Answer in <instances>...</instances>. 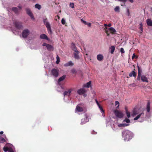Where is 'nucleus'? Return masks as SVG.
Here are the masks:
<instances>
[{"label": "nucleus", "instance_id": "obj_1", "mask_svg": "<svg viewBox=\"0 0 152 152\" xmlns=\"http://www.w3.org/2000/svg\"><path fill=\"white\" fill-rule=\"evenodd\" d=\"M122 137L126 141H129L132 137V133L130 131L127 130L124 131L122 134Z\"/></svg>", "mask_w": 152, "mask_h": 152}, {"label": "nucleus", "instance_id": "obj_2", "mask_svg": "<svg viewBox=\"0 0 152 152\" xmlns=\"http://www.w3.org/2000/svg\"><path fill=\"white\" fill-rule=\"evenodd\" d=\"M43 22L44 24L47 27L48 32L50 34H52V32L50 25L49 22L48 21L47 19L46 18L44 19Z\"/></svg>", "mask_w": 152, "mask_h": 152}, {"label": "nucleus", "instance_id": "obj_3", "mask_svg": "<svg viewBox=\"0 0 152 152\" xmlns=\"http://www.w3.org/2000/svg\"><path fill=\"white\" fill-rule=\"evenodd\" d=\"M29 30L27 29H25L22 32V36L23 38H27L29 35Z\"/></svg>", "mask_w": 152, "mask_h": 152}, {"label": "nucleus", "instance_id": "obj_4", "mask_svg": "<svg viewBox=\"0 0 152 152\" xmlns=\"http://www.w3.org/2000/svg\"><path fill=\"white\" fill-rule=\"evenodd\" d=\"M88 121L89 119L88 118V116L86 114H85L84 115V118L81 119V122L80 123V124L82 125Z\"/></svg>", "mask_w": 152, "mask_h": 152}, {"label": "nucleus", "instance_id": "obj_5", "mask_svg": "<svg viewBox=\"0 0 152 152\" xmlns=\"http://www.w3.org/2000/svg\"><path fill=\"white\" fill-rule=\"evenodd\" d=\"M13 24L16 28L18 30L21 29L23 27L21 23L20 22L15 21L13 23Z\"/></svg>", "mask_w": 152, "mask_h": 152}, {"label": "nucleus", "instance_id": "obj_6", "mask_svg": "<svg viewBox=\"0 0 152 152\" xmlns=\"http://www.w3.org/2000/svg\"><path fill=\"white\" fill-rule=\"evenodd\" d=\"M115 113L116 116L119 118H122L124 116V114L122 112L117 110L115 111Z\"/></svg>", "mask_w": 152, "mask_h": 152}, {"label": "nucleus", "instance_id": "obj_7", "mask_svg": "<svg viewBox=\"0 0 152 152\" xmlns=\"http://www.w3.org/2000/svg\"><path fill=\"white\" fill-rule=\"evenodd\" d=\"M42 45L46 46L48 50L53 51V46L47 44L46 43H43Z\"/></svg>", "mask_w": 152, "mask_h": 152}, {"label": "nucleus", "instance_id": "obj_8", "mask_svg": "<svg viewBox=\"0 0 152 152\" xmlns=\"http://www.w3.org/2000/svg\"><path fill=\"white\" fill-rule=\"evenodd\" d=\"M73 89L71 88L68 89V91H65L63 93L64 96H69L71 92L73 91Z\"/></svg>", "mask_w": 152, "mask_h": 152}, {"label": "nucleus", "instance_id": "obj_9", "mask_svg": "<svg viewBox=\"0 0 152 152\" xmlns=\"http://www.w3.org/2000/svg\"><path fill=\"white\" fill-rule=\"evenodd\" d=\"M51 73L53 76L55 77H57L58 76V72L56 69H53L51 71Z\"/></svg>", "mask_w": 152, "mask_h": 152}, {"label": "nucleus", "instance_id": "obj_10", "mask_svg": "<svg viewBox=\"0 0 152 152\" xmlns=\"http://www.w3.org/2000/svg\"><path fill=\"white\" fill-rule=\"evenodd\" d=\"M86 92V90L83 88H82L78 90L77 91V93L79 95H82Z\"/></svg>", "mask_w": 152, "mask_h": 152}, {"label": "nucleus", "instance_id": "obj_11", "mask_svg": "<svg viewBox=\"0 0 152 152\" xmlns=\"http://www.w3.org/2000/svg\"><path fill=\"white\" fill-rule=\"evenodd\" d=\"M26 11L28 14L32 18H34V16L32 14L30 10L28 8H26Z\"/></svg>", "mask_w": 152, "mask_h": 152}, {"label": "nucleus", "instance_id": "obj_12", "mask_svg": "<svg viewBox=\"0 0 152 152\" xmlns=\"http://www.w3.org/2000/svg\"><path fill=\"white\" fill-rule=\"evenodd\" d=\"M81 104H79L76 107L75 110L78 112H82L83 111V109L82 107H81L80 105Z\"/></svg>", "mask_w": 152, "mask_h": 152}, {"label": "nucleus", "instance_id": "obj_13", "mask_svg": "<svg viewBox=\"0 0 152 152\" xmlns=\"http://www.w3.org/2000/svg\"><path fill=\"white\" fill-rule=\"evenodd\" d=\"M40 38L41 39H46L48 40H49V38L47 35L44 34H42L40 35Z\"/></svg>", "mask_w": 152, "mask_h": 152}, {"label": "nucleus", "instance_id": "obj_14", "mask_svg": "<svg viewBox=\"0 0 152 152\" xmlns=\"http://www.w3.org/2000/svg\"><path fill=\"white\" fill-rule=\"evenodd\" d=\"M141 80L142 82H148V79L147 77L145 75H142L141 77Z\"/></svg>", "mask_w": 152, "mask_h": 152}, {"label": "nucleus", "instance_id": "obj_15", "mask_svg": "<svg viewBox=\"0 0 152 152\" xmlns=\"http://www.w3.org/2000/svg\"><path fill=\"white\" fill-rule=\"evenodd\" d=\"M137 75L136 73L134 71V70L132 71L131 72L129 75V76L130 77H132V76L134 77H136Z\"/></svg>", "mask_w": 152, "mask_h": 152}, {"label": "nucleus", "instance_id": "obj_16", "mask_svg": "<svg viewBox=\"0 0 152 152\" xmlns=\"http://www.w3.org/2000/svg\"><path fill=\"white\" fill-rule=\"evenodd\" d=\"M150 103L149 101L148 102L147 105H146V110L147 112L149 113L150 112Z\"/></svg>", "mask_w": 152, "mask_h": 152}, {"label": "nucleus", "instance_id": "obj_17", "mask_svg": "<svg viewBox=\"0 0 152 152\" xmlns=\"http://www.w3.org/2000/svg\"><path fill=\"white\" fill-rule=\"evenodd\" d=\"M74 65V64L71 61H69L68 62L65 64L64 65L65 66H72Z\"/></svg>", "mask_w": 152, "mask_h": 152}, {"label": "nucleus", "instance_id": "obj_18", "mask_svg": "<svg viewBox=\"0 0 152 152\" xmlns=\"http://www.w3.org/2000/svg\"><path fill=\"white\" fill-rule=\"evenodd\" d=\"M146 23L148 26H152V20L151 19H147L146 20Z\"/></svg>", "mask_w": 152, "mask_h": 152}, {"label": "nucleus", "instance_id": "obj_19", "mask_svg": "<svg viewBox=\"0 0 152 152\" xmlns=\"http://www.w3.org/2000/svg\"><path fill=\"white\" fill-rule=\"evenodd\" d=\"M103 56L101 54H99L97 56V58L99 61H102L103 58Z\"/></svg>", "mask_w": 152, "mask_h": 152}, {"label": "nucleus", "instance_id": "obj_20", "mask_svg": "<svg viewBox=\"0 0 152 152\" xmlns=\"http://www.w3.org/2000/svg\"><path fill=\"white\" fill-rule=\"evenodd\" d=\"M79 53H74V57L75 58L77 59H80L79 56L78 55Z\"/></svg>", "mask_w": 152, "mask_h": 152}, {"label": "nucleus", "instance_id": "obj_21", "mask_svg": "<svg viewBox=\"0 0 152 152\" xmlns=\"http://www.w3.org/2000/svg\"><path fill=\"white\" fill-rule=\"evenodd\" d=\"M144 113H141L140 114L137 115L136 117L134 118V120H138L142 115H144Z\"/></svg>", "mask_w": 152, "mask_h": 152}, {"label": "nucleus", "instance_id": "obj_22", "mask_svg": "<svg viewBox=\"0 0 152 152\" xmlns=\"http://www.w3.org/2000/svg\"><path fill=\"white\" fill-rule=\"evenodd\" d=\"M115 47L114 46H112L110 48V53L113 54L115 50Z\"/></svg>", "mask_w": 152, "mask_h": 152}, {"label": "nucleus", "instance_id": "obj_23", "mask_svg": "<svg viewBox=\"0 0 152 152\" xmlns=\"http://www.w3.org/2000/svg\"><path fill=\"white\" fill-rule=\"evenodd\" d=\"M91 81H89V82L87 83L86 84L84 85L83 87L88 88L91 86Z\"/></svg>", "mask_w": 152, "mask_h": 152}, {"label": "nucleus", "instance_id": "obj_24", "mask_svg": "<svg viewBox=\"0 0 152 152\" xmlns=\"http://www.w3.org/2000/svg\"><path fill=\"white\" fill-rule=\"evenodd\" d=\"M12 10L16 14L18 13V9L17 7H13L12 8Z\"/></svg>", "mask_w": 152, "mask_h": 152}, {"label": "nucleus", "instance_id": "obj_25", "mask_svg": "<svg viewBox=\"0 0 152 152\" xmlns=\"http://www.w3.org/2000/svg\"><path fill=\"white\" fill-rule=\"evenodd\" d=\"M109 29L110 32L114 34L116 32L115 30L113 27H110Z\"/></svg>", "mask_w": 152, "mask_h": 152}, {"label": "nucleus", "instance_id": "obj_26", "mask_svg": "<svg viewBox=\"0 0 152 152\" xmlns=\"http://www.w3.org/2000/svg\"><path fill=\"white\" fill-rule=\"evenodd\" d=\"M66 76L65 75H63L62 77H60L58 80V82L59 83V82H61V81L63 80L65 78Z\"/></svg>", "mask_w": 152, "mask_h": 152}, {"label": "nucleus", "instance_id": "obj_27", "mask_svg": "<svg viewBox=\"0 0 152 152\" xmlns=\"http://www.w3.org/2000/svg\"><path fill=\"white\" fill-rule=\"evenodd\" d=\"M125 110L126 112L127 117H128V118H129L130 116V113L128 111L127 108L126 107H125Z\"/></svg>", "mask_w": 152, "mask_h": 152}, {"label": "nucleus", "instance_id": "obj_28", "mask_svg": "<svg viewBox=\"0 0 152 152\" xmlns=\"http://www.w3.org/2000/svg\"><path fill=\"white\" fill-rule=\"evenodd\" d=\"M140 27L139 28L141 30V31L140 32V33L141 34H142V33L143 31V28H142V23H141L140 24Z\"/></svg>", "mask_w": 152, "mask_h": 152}, {"label": "nucleus", "instance_id": "obj_29", "mask_svg": "<svg viewBox=\"0 0 152 152\" xmlns=\"http://www.w3.org/2000/svg\"><path fill=\"white\" fill-rule=\"evenodd\" d=\"M35 8H37L38 10H40L41 7V5L37 4H36L35 5Z\"/></svg>", "mask_w": 152, "mask_h": 152}, {"label": "nucleus", "instance_id": "obj_30", "mask_svg": "<svg viewBox=\"0 0 152 152\" xmlns=\"http://www.w3.org/2000/svg\"><path fill=\"white\" fill-rule=\"evenodd\" d=\"M114 11L115 12H120V7L118 6L116 7L114 9Z\"/></svg>", "mask_w": 152, "mask_h": 152}, {"label": "nucleus", "instance_id": "obj_31", "mask_svg": "<svg viewBox=\"0 0 152 152\" xmlns=\"http://www.w3.org/2000/svg\"><path fill=\"white\" fill-rule=\"evenodd\" d=\"M6 142L5 140L3 138L1 137H0V142L1 143H4Z\"/></svg>", "mask_w": 152, "mask_h": 152}, {"label": "nucleus", "instance_id": "obj_32", "mask_svg": "<svg viewBox=\"0 0 152 152\" xmlns=\"http://www.w3.org/2000/svg\"><path fill=\"white\" fill-rule=\"evenodd\" d=\"M73 50L75 51V53H80L77 50V48L74 45H73Z\"/></svg>", "mask_w": 152, "mask_h": 152}, {"label": "nucleus", "instance_id": "obj_33", "mask_svg": "<svg viewBox=\"0 0 152 152\" xmlns=\"http://www.w3.org/2000/svg\"><path fill=\"white\" fill-rule=\"evenodd\" d=\"M138 70V75L141 76V71L140 68L139 66H137Z\"/></svg>", "mask_w": 152, "mask_h": 152}, {"label": "nucleus", "instance_id": "obj_34", "mask_svg": "<svg viewBox=\"0 0 152 152\" xmlns=\"http://www.w3.org/2000/svg\"><path fill=\"white\" fill-rule=\"evenodd\" d=\"M10 148L7 147H4L3 148V150L5 152L8 151Z\"/></svg>", "mask_w": 152, "mask_h": 152}, {"label": "nucleus", "instance_id": "obj_35", "mask_svg": "<svg viewBox=\"0 0 152 152\" xmlns=\"http://www.w3.org/2000/svg\"><path fill=\"white\" fill-rule=\"evenodd\" d=\"M56 58L57 61H56V63L57 64H58L60 62V58L58 56H57Z\"/></svg>", "mask_w": 152, "mask_h": 152}, {"label": "nucleus", "instance_id": "obj_36", "mask_svg": "<svg viewBox=\"0 0 152 152\" xmlns=\"http://www.w3.org/2000/svg\"><path fill=\"white\" fill-rule=\"evenodd\" d=\"M124 121L126 122L127 123H129L130 122V120L129 119L126 118L124 120Z\"/></svg>", "mask_w": 152, "mask_h": 152}, {"label": "nucleus", "instance_id": "obj_37", "mask_svg": "<svg viewBox=\"0 0 152 152\" xmlns=\"http://www.w3.org/2000/svg\"><path fill=\"white\" fill-rule=\"evenodd\" d=\"M138 114V113L137 112L136 110H134L133 112V114L132 115L134 116V115H136Z\"/></svg>", "mask_w": 152, "mask_h": 152}, {"label": "nucleus", "instance_id": "obj_38", "mask_svg": "<svg viewBox=\"0 0 152 152\" xmlns=\"http://www.w3.org/2000/svg\"><path fill=\"white\" fill-rule=\"evenodd\" d=\"M120 52H121V53H124L125 51H124V49L123 48H121V49H120Z\"/></svg>", "mask_w": 152, "mask_h": 152}, {"label": "nucleus", "instance_id": "obj_39", "mask_svg": "<svg viewBox=\"0 0 152 152\" xmlns=\"http://www.w3.org/2000/svg\"><path fill=\"white\" fill-rule=\"evenodd\" d=\"M70 7L72 8H73L74 7V4L73 3H70L69 4Z\"/></svg>", "mask_w": 152, "mask_h": 152}, {"label": "nucleus", "instance_id": "obj_40", "mask_svg": "<svg viewBox=\"0 0 152 152\" xmlns=\"http://www.w3.org/2000/svg\"><path fill=\"white\" fill-rule=\"evenodd\" d=\"M137 58V56L135 54V53H134L133 55V56L132 57V59H134V58Z\"/></svg>", "mask_w": 152, "mask_h": 152}, {"label": "nucleus", "instance_id": "obj_41", "mask_svg": "<svg viewBox=\"0 0 152 152\" xmlns=\"http://www.w3.org/2000/svg\"><path fill=\"white\" fill-rule=\"evenodd\" d=\"M61 23L63 25H64L66 23L65 20L63 18L61 20Z\"/></svg>", "mask_w": 152, "mask_h": 152}, {"label": "nucleus", "instance_id": "obj_42", "mask_svg": "<svg viewBox=\"0 0 152 152\" xmlns=\"http://www.w3.org/2000/svg\"><path fill=\"white\" fill-rule=\"evenodd\" d=\"M99 108L100 109L101 111L102 112V113H104V111L103 110V109L102 108V106H100V107H99Z\"/></svg>", "mask_w": 152, "mask_h": 152}, {"label": "nucleus", "instance_id": "obj_43", "mask_svg": "<svg viewBox=\"0 0 152 152\" xmlns=\"http://www.w3.org/2000/svg\"><path fill=\"white\" fill-rule=\"evenodd\" d=\"M72 73L73 74L76 73V70L75 69H73L71 70V71Z\"/></svg>", "mask_w": 152, "mask_h": 152}, {"label": "nucleus", "instance_id": "obj_44", "mask_svg": "<svg viewBox=\"0 0 152 152\" xmlns=\"http://www.w3.org/2000/svg\"><path fill=\"white\" fill-rule=\"evenodd\" d=\"M118 126L119 127H124V124H119L118 125Z\"/></svg>", "mask_w": 152, "mask_h": 152}, {"label": "nucleus", "instance_id": "obj_45", "mask_svg": "<svg viewBox=\"0 0 152 152\" xmlns=\"http://www.w3.org/2000/svg\"><path fill=\"white\" fill-rule=\"evenodd\" d=\"M119 102L118 101H116L115 102V104L116 105H118V107H119Z\"/></svg>", "mask_w": 152, "mask_h": 152}, {"label": "nucleus", "instance_id": "obj_46", "mask_svg": "<svg viewBox=\"0 0 152 152\" xmlns=\"http://www.w3.org/2000/svg\"><path fill=\"white\" fill-rule=\"evenodd\" d=\"M8 151L9 152H14L13 149L11 148H10Z\"/></svg>", "mask_w": 152, "mask_h": 152}, {"label": "nucleus", "instance_id": "obj_47", "mask_svg": "<svg viewBox=\"0 0 152 152\" xmlns=\"http://www.w3.org/2000/svg\"><path fill=\"white\" fill-rule=\"evenodd\" d=\"M118 1H122L124 2V3H125L127 1V0H118Z\"/></svg>", "mask_w": 152, "mask_h": 152}, {"label": "nucleus", "instance_id": "obj_48", "mask_svg": "<svg viewBox=\"0 0 152 152\" xmlns=\"http://www.w3.org/2000/svg\"><path fill=\"white\" fill-rule=\"evenodd\" d=\"M140 76L138 75L137 77V80H140Z\"/></svg>", "mask_w": 152, "mask_h": 152}, {"label": "nucleus", "instance_id": "obj_49", "mask_svg": "<svg viewBox=\"0 0 152 152\" xmlns=\"http://www.w3.org/2000/svg\"><path fill=\"white\" fill-rule=\"evenodd\" d=\"M81 21H83V23L85 24H87V22L86 21L83 20L82 19H81Z\"/></svg>", "mask_w": 152, "mask_h": 152}, {"label": "nucleus", "instance_id": "obj_50", "mask_svg": "<svg viewBox=\"0 0 152 152\" xmlns=\"http://www.w3.org/2000/svg\"><path fill=\"white\" fill-rule=\"evenodd\" d=\"M124 127L126 126H129V124H124Z\"/></svg>", "mask_w": 152, "mask_h": 152}, {"label": "nucleus", "instance_id": "obj_51", "mask_svg": "<svg viewBox=\"0 0 152 152\" xmlns=\"http://www.w3.org/2000/svg\"><path fill=\"white\" fill-rule=\"evenodd\" d=\"M18 7L20 9H21L22 7V6L21 5H19Z\"/></svg>", "mask_w": 152, "mask_h": 152}, {"label": "nucleus", "instance_id": "obj_52", "mask_svg": "<svg viewBox=\"0 0 152 152\" xmlns=\"http://www.w3.org/2000/svg\"><path fill=\"white\" fill-rule=\"evenodd\" d=\"M127 12H128V16H129V15H130V12H129V9L127 10Z\"/></svg>", "mask_w": 152, "mask_h": 152}, {"label": "nucleus", "instance_id": "obj_53", "mask_svg": "<svg viewBox=\"0 0 152 152\" xmlns=\"http://www.w3.org/2000/svg\"><path fill=\"white\" fill-rule=\"evenodd\" d=\"M95 101H96L97 104H99V103L98 102L97 100L96 99H95Z\"/></svg>", "mask_w": 152, "mask_h": 152}, {"label": "nucleus", "instance_id": "obj_54", "mask_svg": "<svg viewBox=\"0 0 152 152\" xmlns=\"http://www.w3.org/2000/svg\"><path fill=\"white\" fill-rule=\"evenodd\" d=\"M109 27H110L111 26V23H109L107 25Z\"/></svg>", "mask_w": 152, "mask_h": 152}, {"label": "nucleus", "instance_id": "obj_55", "mask_svg": "<svg viewBox=\"0 0 152 152\" xmlns=\"http://www.w3.org/2000/svg\"><path fill=\"white\" fill-rule=\"evenodd\" d=\"M108 32H109V31H108V30H105V33L107 34H108Z\"/></svg>", "mask_w": 152, "mask_h": 152}, {"label": "nucleus", "instance_id": "obj_56", "mask_svg": "<svg viewBox=\"0 0 152 152\" xmlns=\"http://www.w3.org/2000/svg\"><path fill=\"white\" fill-rule=\"evenodd\" d=\"M3 133H4L3 132L1 131L0 132V134H3Z\"/></svg>", "mask_w": 152, "mask_h": 152}, {"label": "nucleus", "instance_id": "obj_57", "mask_svg": "<svg viewBox=\"0 0 152 152\" xmlns=\"http://www.w3.org/2000/svg\"><path fill=\"white\" fill-rule=\"evenodd\" d=\"M129 1L131 3H133V0H129Z\"/></svg>", "mask_w": 152, "mask_h": 152}, {"label": "nucleus", "instance_id": "obj_58", "mask_svg": "<svg viewBox=\"0 0 152 152\" xmlns=\"http://www.w3.org/2000/svg\"><path fill=\"white\" fill-rule=\"evenodd\" d=\"M88 26H91V23H89L88 24Z\"/></svg>", "mask_w": 152, "mask_h": 152}, {"label": "nucleus", "instance_id": "obj_59", "mask_svg": "<svg viewBox=\"0 0 152 152\" xmlns=\"http://www.w3.org/2000/svg\"><path fill=\"white\" fill-rule=\"evenodd\" d=\"M104 26H105V27L108 26H107L108 25L107 24H104Z\"/></svg>", "mask_w": 152, "mask_h": 152}, {"label": "nucleus", "instance_id": "obj_60", "mask_svg": "<svg viewBox=\"0 0 152 152\" xmlns=\"http://www.w3.org/2000/svg\"><path fill=\"white\" fill-rule=\"evenodd\" d=\"M98 106L99 107H100V106H101L99 104H97Z\"/></svg>", "mask_w": 152, "mask_h": 152}, {"label": "nucleus", "instance_id": "obj_61", "mask_svg": "<svg viewBox=\"0 0 152 152\" xmlns=\"http://www.w3.org/2000/svg\"><path fill=\"white\" fill-rule=\"evenodd\" d=\"M86 95L84 94V97H86Z\"/></svg>", "mask_w": 152, "mask_h": 152}, {"label": "nucleus", "instance_id": "obj_62", "mask_svg": "<svg viewBox=\"0 0 152 152\" xmlns=\"http://www.w3.org/2000/svg\"><path fill=\"white\" fill-rule=\"evenodd\" d=\"M109 33H108V34H107V36H109Z\"/></svg>", "mask_w": 152, "mask_h": 152}]
</instances>
